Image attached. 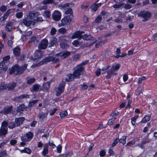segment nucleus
<instances>
[{"label": "nucleus", "instance_id": "obj_1", "mask_svg": "<svg viewBox=\"0 0 157 157\" xmlns=\"http://www.w3.org/2000/svg\"><path fill=\"white\" fill-rule=\"evenodd\" d=\"M120 65L119 64L113 65L111 68L107 71V75L106 76V78H110L113 75H116L117 73L114 72L115 71H117L120 67Z\"/></svg>", "mask_w": 157, "mask_h": 157}, {"label": "nucleus", "instance_id": "obj_2", "mask_svg": "<svg viewBox=\"0 0 157 157\" xmlns=\"http://www.w3.org/2000/svg\"><path fill=\"white\" fill-rule=\"evenodd\" d=\"M59 59L58 57L56 56V55L55 56H48L46 57L44 59H43L41 61L43 63V64L49 62H53V63H56L59 61Z\"/></svg>", "mask_w": 157, "mask_h": 157}, {"label": "nucleus", "instance_id": "obj_3", "mask_svg": "<svg viewBox=\"0 0 157 157\" xmlns=\"http://www.w3.org/2000/svg\"><path fill=\"white\" fill-rule=\"evenodd\" d=\"M71 20L72 18L70 17V16H65L61 20V23L59 24L58 26L60 27L65 25H68L70 24Z\"/></svg>", "mask_w": 157, "mask_h": 157}, {"label": "nucleus", "instance_id": "obj_4", "mask_svg": "<svg viewBox=\"0 0 157 157\" xmlns=\"http://www.w3.org/2000/svg\"><path fill=\"white\" fill-rule=\"evenodd\" d=\"M76 69L73 73V75L75 78H79L81 73L84 70V67L81 65H78L76 67Z\"/></svg>", "mask_w": 157, "mask_h": 157}, {"label": "nucleus", "instance_id": "obj_5", "mask_svg": "<svg viewBox=\"0 0 157 157\" xmlns=\"http://www.w3.org/2000/svg\"><path fill=\"white\" fill-rule=\"evenodd\" d=\"M65 83L63 82L61 83L59 86L56 87L55 91L56 95H59L64 91Z\"/></svg>", "mask_w": 157, "mask_h": 157}, {"label": "nucleus", "instance_id": "obj_6", "mask_svg": "<svg viewBox=\"0 0 157 157\" xmlns=\"http://www.w3.org/2000/svg\"><path fill=\"white\" fill-rule=\"evenodd\" d=\"M139 15L142 17L144 19L143 20V21H147L151 17V13L149 12L145 11H141L140 12Z\"/></svg>", "mask_w": 157, "mask_h": 157}, {"label": "nucleus", "instance_id": "obj_7", "mask_svg": "<svg viewBox=\"0 0 157 157\" xmlns=\"http://www.w3.org/2000/svg\"><path fill=\"white\" fill-rule=\"evenodd\" d=\"M61 17V13L58 10L55 11L52 13V17L53 20L58 21L60 20Z\"/></svg>", "mask_w": 157, "mask_h": 157}, {"label": "nucleus", "instance_id": "obj_8", "mask_svg": "<svg viewBox=\"0 0 157 157\" xmlns=\"http://www.w3.org/2000/svg\"><path fill=\"white\" fill-rule=\"evenodd\" d=\"M36 19L29 21L26 19H24L23 20L21 24H22L23 23L26 26H29L30 25H34L36 23Z\"/></svg>", "mask_w": 157, "mask_h": 157}, {"label": "nucleus", "instance_id": "obj_9", "mask_svg": "<svg viewBox=\"0 0 157 157\" xmlns=\"http://www.w3.org/2000/svg\"><path fill=\"white\" fill-rule=\"evenodd\" d=\"M48 45V41L47 40L43 39L39 44L38 48L40 49H44L47 47Z\"/></svg>", "mask_w": 157, "mask_h": 157}, {"label": "nucleus", "instance_id": "obj_10", "mask_svg": "<svg viewBox=\"0 0 157 157\" xmlns=\"http://www.w3.org/2000/svg\"><path fill=\"white\" fill-rule=\"evenodd\" d=\"M26 137L28 138L27 139H25L24 137H22L21 138V140L23 141L27 142L29 141L33 137V134L32 133L29 132L26 133Z\"/></svg>", "mask_w": 157, "mask_h": 157}, {"label": "nucleus", "instance_id": "obj_11", "mask_svg": "<svg viewBox=\"0 0 157 157\" xmlns=\"http://www.w3.org/2000/svg\"><path fill=\"white\" fill-rule=\"evenodd\" d=\"M83 33V32H81L80 31H77L73 34L71 38L72 39L75 38H78L80 39L82 38V34Z\"/></svg>", "mask_w": 157, "mask_h": 157}, {"label": "nucleus", "instance_id": "obj_12", "mask_svg": "<svg viewBox=\"0 0 157 157\" xmlns=\"http://www.w3.org/2000/svg\"><path fill=\"white\" fill-rule=\"evenodd\" d=\"M25 120V118L23 117L16 118L14 121V123L16 126H18L21 124Z\"/></svg>", "mask_w": 157, "mask_h": 157}, {"label": "nucleus", "instance_id": "obj_13", "mask_svg": "<svg viewBox=\"0 0 157 157\" xmlns=\"http://www.w3.org/2000/svg\"><path fill=\"white\" fill-rule=\"evenodd\" d=\"M70 54V53L69 52H63L57 54L56 56H57V57H58V56H59L61 58H64L69 56Z\"/></svg>", "mask_w": 157, "mask_h": 157}, {"label": "nucleus", "instance_id": "obj_14", "mask_svg": "<svg viewBox=\"0 0 157 157\" xmlns=\"http://www.w3.org/2000/svg\"><path fill=\"white\" fill-rule=\"evenodd\" d=\"M11 10L9 9L7 10L6 13L1 18H0V22L4 21L7 18L9 15L12 12Z\"/></svg>", "mask_w": 157, "mask_h": 157}, {"label": "nucleus", "instance_id": "obj_15", "mask_svg": "<svg viewBox=\"0 0 157 157\" xmlns=\"http://www.w3.org/2000/svg\"><path fill=\"white\" fill-rule=\"evenodd\" d=\"M42 53L39 50H36L34 54V58L33 59L34 60L41 58Z\"/></svg>", "mask_w": 157, "mask_h": 157}, {"label": "nucleus", "instance_id": "obj_16", "mask_svg": "<svg viewBox=\"0 0 157 157\" xmlns=\"http://www.w3.org/2000/svg\"><path fill=\"white\" fill-rule=\"evenodd\" d=\"M12 107H6L4 108L3 110L0 111V113L6 114L10 113L12 110Z\"/></svg>", "mask_w": 157, "mask_h": 157}, {"label": "nucleus", "instance_id": "obj_17", "mask_svg": "<svg viewBox=\"0 0 157 157\" xmlns=\"http://www.w3.org/2000/svg\"><path fill=\"white\" fill-rule=\"evenodd\" d=\"M40 86L39 85L35 84L33 85L30 88V90L31 92L37 91L41 90Z\"/></svg>", "mask_w": 157, "mask_h": 157}, {"label": "nucleus", "instance_id": "obj_18", "mask_svg": "<svg viewBox=\"0 0 157 157\" xmlns=\"http://www.w3.org/2000/svg\"><path fill=\"white\" fill-rule=\"evenodd\" d=\"M39 15L38 13H33L31 12H29L28 14V17L32 20V19L34 20V18L37 17Z\"/></svg>", "mask_w": 157, "mask_h": 157}, {"label": "nucleus", "instance_id": "obj_19", "mask_svg": "<svg viewBox=\"0 0 157 157\" xmlns=\"http://www.w3.org/2000/svg\"><path fill=\"white\" fill-rule=\"evenodd\" d=\"M48 113V111H46V112L44 113H40L38 116L40 120H43L44 118H46Z\"/></svg>", "mask_w": 157, "mask_h": 157}, {"label": "nucleus", "instance_id": "obj_20", "mask_svg": "<svg viewBox=\"0 0 157 157\" xmlns=\"http://www.w3.org/2000/svg\"><path fill=\"white\" fill-rule=\"evenodd\" d=\"M81 38L82 39L84 40H93V43H94L96 40L94 39V38H93L90 35H83V36H82Z\"/></svg>", "mask_w": 157, "mask_h": 157}, {"label": "nucleus", "instance_id": "obj_21", "mask_svg": "<svg viewBox=\"0 0 157 157\" xmlns=\"http://www.w3.org/2000/svg\"><path fill=\"white\" fill-rule=\"evenodd\" d=\"M19 69V66L17 65H15L13 67H12L10 69V73L11 74L15 73V74H17V71Z\"/></svg>", "mask_w": 157, "mask_h": 157}, {"label": "nucleus", "instance_id": "obj_22", "mask_svg": "<svg viewBox=\"0 0 157 157\" xmlns=\"http://www.w3.org/2000/svg\"><path fill=\"white\" fill-rule=\"evenodd\" d=\"M151 119L150 116L145 115L144 117L142 118L141 121L139 123H145L149 121Z\"/></svg>", "mask_w": 157, "mask_h": 157}, {"label": "nucleus", "instance_id": "obj_23", "mask_svg": "<svg viewBox=\"0 0 157 157\" xmlns=\"http://www.w3.org/2000/svg\"><path fill=\"white\" fill-rule=\"evenodd\" d=\"M13 23L12 22H10L7 23L6 25V30L8 31H11L12 29V26Z\"/></svg>", "mask_w": 157, "mask_h": 157}, {"label": "nucleus", "instance_id": "obj_24", "mask_svg": "<svg viewBox=\"0 0 157 157\" xmlns=\"http://www.w3.org/2000/svg\"><path fill=\"white\" fill-rule=\"evenodd\" d=\"M32 34V32L29 31L26 32L25 34H23L21 38L23 40H25L27 39V37L30 36Z\"/></svg>", "mask_w": 157, "mask_h": 157}, {"label": "nucleus", "instance_id": "obj_25", "mask_svg": "<svg viewBox=\"0 0 157 157\" xmlns=\"http://www.w3.org/2000/svg\"><path fill=\"white\" fill-rule=\"evenodd\" d=\"M7 63H5L4 62H2L0 63V68L4 71H6L8 69L7 65Z\"/></svg>", "mask_w": 157, "mask_h": 157}, {"label": "nucleus", "instance_id": "obj_26", "mask_svg": "<svg viewBox=\"0 0 157 157\" xmlns=\"http://www.w3.org/2000/svg\"><path fill=\"white\" fill-rule=\"evenodd\" d=\"M20 151L21 153H24L29 154H30L32 152L30 148L27 147L25 148L23 150H20Z\"/></svg>", "mask_w": 157, "mask_h": 157}, {"label": "nucleus", "instance_id": "obj_27", "mask_svg": "<svg viewBox=\"0 0 157 157\" xmlns=\"http://www.w3.org/2000/svg\"><path fill=\"white\" fill-rule=\"evenodd\" d=\"M48 145L47 144H45L43 150L42 151V155L44 156H45L48 153Z\"/></svg>", "mask_w": 157, "mask_h": 157}, {"label": "nucleus", "instance_id": "obj_28", "mask_svg": "<svg viewBox=\"0 0 157 157\" xmlns=\"http://www.w3.org/2000/svg\"><path fill=\"white\" fill-rule=\"evenodd\" d=\"M27 65H25L23 67H19V69L17 71V74H20L23 72L26 69V68Z\"/></svg>", "mask_w": 157, "mask_h": 157}, {"label": "nucleus", "instance_id": "obj_29", "mask_svg": "<svg viewBox=\"0 0 157 157\" xmlns=\"http://www.w3.org/2000/svg\"><path fill=\"white\" fill-rule=\"evenodd\" d=\"M13 52L16 56H18L20 55V49L19 47H16L13 49Z\"/></svg>", "mask_w": 157, "mask_h": 157}, {"label": "nucleus", "instance_id": "obj_30", "mask_svg": "<svg viewBox=\"0 0 157 157\" xmlns=\"http://www.w3.org/2000/svg\"><path fill=\"white\" fill-rule=\"evenodd\" d=\"M101 3H99L97 4H94L91 6V9L92 11H95L98 8L101 6Z\"/></svg>", "mask_w": 157, "mask_h": 157}, {"label": "nucleus", "instance_id": "obj_31", "mask_svg": "<svg viewBox=\"0 0 157 157\" xmlns=\"http://www.w3.org/2000/svg\"><path fill=\"white\" fill-rule=\"evenodd\" d=\"M151 141L150 139L148 138V135L144 138L143 141L142 142V144H144L146 143H149Z\"/></svg>", "mask_w": 157, "mask_h": 157}, {"label": "nucleus", "instance_id": "obj_32", "mask_svg": "<svg viewBox=\"0 0 157 157\" xmlns=\"http://www.w3.org/2000/svg\"><path fill=\"white\" fill-rule=\"evenodd\" d=\"M7 132V128H1L0 129V134L1 136L5 135Z\"/></svg>", "mask_w": 157, "mask_h": 157}, {"label": "nucleus", "instance_id": "obj_33", "mask_svg": "<svg viewBox=\"0 0 157 157\" xmlns=\"http://www.w3.org/2000/svg\"><path fill=\"white\" fill-rule=\"evenodd\" d=\"M74 78H75L73 74H70L66 76V80L68 82H69L73 80Z\"/></svg>", "mask_w": 157, "mask_h": 157}, {"label": "nucleus", "instance_id": "obj_34", "mask_svg": "<svg viewBox=\"0 0 157 157\" xmlns=\"http://www.w3.org/2000/svg\"><path fill=\"white\" fill-rule=\"evenodd\" d=\"M35 81V79L34 78H28L26 82L28 84H31L34 82Z\"/></svg>", "mask_w": 157, "mask_h": 157}, {"label": "nucleus", "instance_id": "obj_35", "mask_svg": "<svg viewBox=\"0 0 157 157\" xmlns=\"http://www.w3.org/2000/svg\"><path fill=\"white\" fill-rule=\"evenodd\" d=\"M29 98V95L27 94H22L20 96H19L17 97V98L18 101H21V100L22 99H23L24 98Z\"/></svg>", "mask_w": 157, "mask_h": 157}, {"label": "nucleus", "instance_id": "obj_36", "mask_svg": "<svg viewBox=\"0 0 157 157\" xmlns=\"http://www.w3.org/2000/svg\"><path fill=\"white\" fill-rule=\"evenodd\" d=\"M29 98V95L27 94H22L20 96H19L17 97V98L18 101H21V100L22 99H23L24 98Z\"/></svg>", "mask_w": 157, "mask_h": 157}, {"label": "nucleus", "instance_id": "obj_37", "mask_svg": "<svg viewBox=\"0 0 157 157\" xmlns=\"http://www.w3.org/2000/svg\"><path fill=\"white\" fill-rule=\"evenodd\" d=\"M70 3H66L64 5H62L59 6V8L61 9H65L69 7Z\"/></svg>", "mask_w": 157, "mask_h": 157}, {"label": "nucleus", "instance_id": "obj_38", "mask_svg": "<svg viewBox=\"0 0 157 157\" xmlns=\"http://www.w3.org/2000/svg\"><path fill=\"white\" fill-rule=\"evenodd\" d=\"M116 119V117H111L108 121V124L110 125L113 124L115 120Z\"/></svg>", "mask_w": 157, "mask_h": 157}, {"label": "nucleus", "instance_id": "obj_39", "mask_svg": "<svg viewBox=\"0 0 157 157\" xmlns=\"http://www.w3.org/2000/svg\"><path fill=\"white\" fill-rule=\"evenodd\" d=\"M16 86V83L15 82H13L10 85H8V89L10 90L13 89Z\"/></svg>", "mask_w": 157, "mask_h": 157}, {"label": "nucleus", "instance_id": "obj_40", "mask_svg": "<svg viewBox=\"0 0 157 157\" xmlns=\"http://www.w3.org/2000/svg\"><path fill=\"white\" fill-rule=\"evenodd\" d=\"M126 138L127 136H123L119 140V141L123 144H124L126 142Z\"/></svg>", "mask_w": 157, "mask_h": 157}, {"label": "nucleus", "instance_id": "obj_41", "mask_svg": "<svg viewBox=\"0 0 157 157\" xmlns=\"http://www.w3.org/2000/svg\"><path fill=\"white\" fill-rule=\"evenodd\" d=\"M50 86L49 83L48 82H45L43 84V88L45 90H47L49 88Z\"/></svg>", "mask_w": 157, "mask_h": 157}, {"label": "nucleus", "instance_id": "obj_42", "mask_svg": "<svg viewBox=\"0 0 157 157\" xmlns=\"http://www.w3.org/2000/svg\"><path fill=\"white\" fill-rule=\"evenodd\" d=\"M25 109V105L24 104H21L17 107V111H23Z\"/></svg>", "mask_w": 157, "mask_h": 157}, {"label": "nucleus", "instance_id": "obj_43", "mask_svg": "<svg viewBox=\"0 0 157 157\" xmlns=\"http://www.w3.org/2000/svg\"><path fill=\"white\" fill-rule=\"evenodd\" d=\"M37 100H35L30 101L28 106L30 107L33 106L37 102Z\"/></svg>", "mask_w": 157, "mask_h": 157}, {"label": "nucleus", "instance_id": "obj_44", "mask_svg": "<svg viewBox=\"0 0 157 157\" xmlns=\"http://www.w3.org/2000/svg\"><path fill=\"white\" fill-rule=\"evenodd\" d=\"M59 115H60V117L63 118L66 116H67L68 115V114L66 111H64L60 112V113Z\"/></svg>", "mask_w": 157, "mask_h": 157}, {"label": "nucleus", "instance_id": "obj_45", "mask_svg": "<svg viewBox=\"0 0 157 157\" xmlns=\"http://www.w3.org/2000/svg\"><path fill=\"white\" fill-rule=\"evenodd\" d=\"M109 66H108L102 67V69H101V73L102 74H105L107 70L109 68Z\"/></svg>", "mask_w": 157, "mask_h": 157}, {"label": "nucleus", "instance_id": "obj_46", "mask_svg": "<svg viewBox=\"0 0 157 157\" xmlns=\"http://www.w3.org/2000/svg\"><path fill=\"white\" fill-rule=\"evenodd\" d=\"M146 79V78L145 76H143L140 78H138V81L137 82V83L140 84L143 81L145 80Z\"/></svg>", "mask_w": 157, "mask_h": 157}, {"label": "nucleus", "instance_id": "obj_47", "mask_svg": "<svg viewBox=\"0 0 157 157\" xmlns=\"http://www.w3.org/2000/svg\"><path fill=\"white\" fill-rule=\"evenodd\" d=\"M102 19V17L101 15L98 16L95 19V21L96 23H98L100 22Z\"/></svg>", "mask_w": 157, "mask_h": 157}, {"label": "nucleus", "instance_id": "obj_48", "mask_svg": "<svg viewBox=\"0 0 157 157\" xmlns=\"http://www.w3.org/2000/svg\"><path fill=\"white\" fill-rule=\"evenodd\" d=\"M43 64V63H42V61H41L39 63L35 64L34 65H33L31 66V67L32 68H35L36 67H38Z\"/></svg>", "mask_w": 157, "mask_h": 157}, {"label": "nucleus", "instance_id": "obj_49", "mask_svg": "<svg viewBox=\"0 0 157 157\" xmlns=\"http://www.w3.org/2000/svg\"><path fill=\"white\" fill-rule=\"evenodd\" d=\"M124 3H121L119 4H115L113 5V6L114 8H118L120 7L124 6Z\"/></svg>", "mask_w": 157, "mask_h": 157}, {"label": "nucleus", "instance_id": "obj_50", "mask_svg": "<svg viewBox=\"0 0 157 157\" xmlns=\"http://www.w3.org/2000/svg\"><path fill=\"white\" fill-rule=\"evenodd\" d=\"M60 46L62 48H64L68 47L69 45L67 43L63 42L60 43Z\"/></svg>", "mask_w": 157, "mask_h": 157}, {"label": "nucleus", "instance_id": "obj_51", "mask_svg": "<svg viewBox=\"0 0 157 157\" xmlns=\"http://www.w3.org/2000/svg\"><path fill=\"white\" fill-rule=\"evenodd\" d=\"M16 17L18 18H20L23 16V13L22 12H17L16 14Z\"/></svg>", "mask_w": 157, "mask_h": 157}, {"label": "nucleus", "instance_id": "obj_52", "mask_svg": "<svg viewBox=\"0 0 157 157\" xmlns=\"http://www.w3.org/2000/svg\"><path fill=\"white\" fill-rule=\"evenodd\" d=\"M67 30L66 29L64 28H61L59 29L58 30L59 32L60 33L63 34L66 33Z\"/></svg>", "mask_w": 157, "mask_h": 157}, {"label": "nucleus", "instance_id": "obj_53", "mask_svg": "<svg viewBox=\"0 0 157 157\" xmlns=\"http://www.w3.org/2000/svg\"><path fill=\"white\" fill-rule=\"evenodd\" d=\"M8 88V86L4 83H2L0 86V89L1 90H5Z\"/></svg>", "mask_w": 157, "mask_h": 157}, {"label": "nucleus", "instance_id": "obj_54", "mask_svg": "<svg viewBox=\"0 0 157 157\" xmlns=\"http://www.w3.org/2000/svg\"><path fill=\"white\" fill-rule=\"evenodd\" d=\"M8 125V123L7 122L5 121H4L2 122V128H5Z\"/></svg>", "mask_w": 157, "mask_h": 157}, {"label": "nucleus", "instance_id": "obj_55", "mask_svg": "<svg viewBox=\"0 0 157 157\" xmlns=\"http://www.w3.org/2000/svg\"><path fill=\"white\" fill-rule=\"evenodd\" d=\"M80 56V55L79 54H76L73 56V59L74 60H76L79 59Z\"/></svg>", "mask_w": 157, "mask_h": 157}, {"label": "nucleus", "instance_id": "obj_56", "mask_svg": "<svg viewBox=\"0 0 157 157\" xmlns=\"http://www.w3.org/2000/svg\"><path fill=\"white\" fill-rule=\"evenodd\" d=\"M57 40L56 38H54L51 40V44L52 46L53 45L56 43Z\"/></svg>", "mask_w": 157, "mask_h": 157}, {"label": "nucleus", "instance_id": "obj_57", "mask_svg": "<svg viewBox=\"0 0 157 157\" xmlns=\"http://www.w3.org/2000/svg\"><path fill=\"white\" fill-rule=\"evenodd\" d=\"M135 143V140H132V141L128 142L127 144L126 145L128 146H131L132 145H134Z\"/></svg>", "mask_w": 157, "mask_h": 157}, {"label": "nucleus", "instance_id": "obj_58", "mask_svg": "<svg viewBox=\"0 0 157 157\" xmlns=\"http://www.w3.org/2000/svg\"><path fill=\"white\" fill-rule=\"evenodd\" d=\"M10 59V56H5L3 58V61L2 62H4L5 63H7V61Z\"/></svg>", "mask_w": 157, "mask_h": 157}, {"label": "nucleus", "instance_id": "obj_59", "mask_svg": "<svg viewBox=\"0 0 157 157\" xmlns=\"http://www.w3.org/2000/svg\"><path fill=\"white\" fill-rule=\"evenodd\" d=\"M15 126H16V125L15 123H14L13 122H12L10 123L9 124V126H8V127L12 129V128H14Z\"/></svg>", "mask_w": 157, "mask_h": 157}, {"label": "nucleus", "instance_id": "obj_60", "mask_svg": "<svg viewBox=\"0 0 157 157\" xmlns=\"http://www.w3.org/2000/svg\"><path fill=\"white\" fill-rule=\"evenodd\" d=\"M7 7L5 6H2L0 8V10L2 12H5L7 10Z\"/></svg>", "mask_w": 157, "mask_h": 157}, {"label": "nucleus", "instance_id": "obj_61", "mask_svg": "<svg viewBox=\"0 0 157 157\" xmlns=\"http://www.w3.org/2000/svg\"><path fill=\"white\" fill-rule=\"evenodd\" d=\"M132 7V6L130 4H126L124 5V8L126 9H129Z\"/></svg>", "mask_w": 157, "mask_h": 157}, {"label": "nucleus", "instance_id": "obj_62", "mask_svg": "<svg viewBox=\"0 0 157 157\" xmlns=\"http://www.w3.org/2000/svg\"><path fill=\"white\" fill-rule=\"evenodd\" d=\"M44 15L46 16L48 18L50 17V12L49 11H46L44 12Z\"/></svg>", "mask_w": 157, "mask_h": 157}, {"label": "nucleus", "instance_id": "obj_63", "mask_svg": "<svg viewBox=\"0 0 157 157\" xmlns=\"http://www.w3.org/2000/svg\"><path fill=\"white\" fill-rule=\"evenodd\" d=\"M95 74L96 75L98 76L100 75L101 74V69L98 68L95 71Z\"/></svg>", "mask_w": 157, "mask_h": 157}, {"label": "nucleus", "instance_id": "obj_64", "mask_svg": "<svg viewBox=\"0 0 157 157\" xmlns=\"http://www.w3.org/2000/svg\"><path fill=\"white\" fill-rule=\"evenodd\" d=\"M152 39L153 40L157 42V33H155L153 35Z\"/></svg>", "mask_w": 157, "mask_h": 157}]
</instances>
